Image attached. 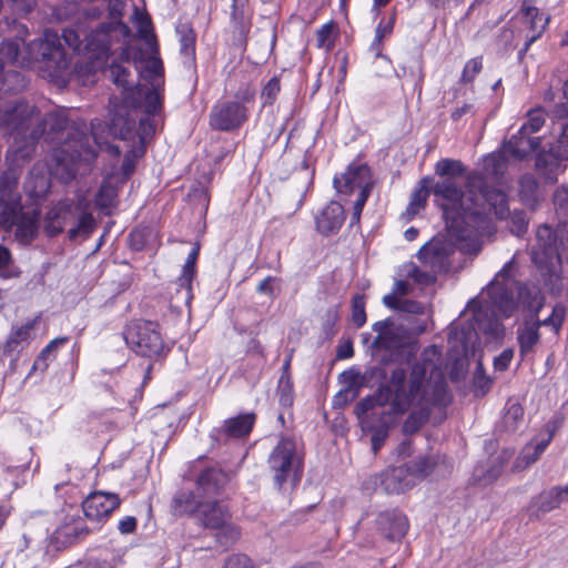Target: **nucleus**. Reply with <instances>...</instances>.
<instances>
[{"label": "nucleus", "instance_id": "nucleus-1", "mask_svg": "<svg viewBox=\"0 0 568 568\" xmlns=\"http://www.w3.org/2000/svg\"><path fill=\"white\" fill-rule=\"evenodd\" d=\"M32 136H41L55 145L50 154L52 172L63 183L73 181L78 163H92L102 148L89 133L87 124L71 121L64 110L48 112Z\"/></svg>", "mask_w": 568, "mask_h": 568}, {"label": "nucleus", "instance_id": "nucleus-50", "mask_svg": "<svg viewBox=\"0 0 568 568\" xmlns=\"http://www.w3.org/2000/svg\"><path fill=\"white\" fill-rule=\"evenodd\" d=\"M95 226L97 224L93 215L89 212H83L80 214L77 225L69 230V239L71 241H75L80 236L84 240L89 239L95 230Z\"/></svg>", "mask_w": 568, "mask_h": 568}, {"label": "nucleus", "instance_id": "nucleus-48", "mask_svg": "<svg viewBox=\"0 0 568 568\" xmlns=\"http://www.w3.org/2000/svg\"><path fill=\"white\" fill-rule=\"evenodd\" d=\"M505 462L501 458H496L486 468L476 467L474 470V478L480 485H488L495 481L504 470Z\"/></svg>", "mask_w": 568, "mask_h": 568}, {"label": "nucleus", "instance_id": "nucleus-4", "mask_svg": "<svg viewBox=\"0 0 568 568\" xmlns=\"http://www.w3.org/2000/svg\"><path fill=\"white\" fill-rule=\"evenodd\" d=\"M466 172L467 168L460 160L440 159L434 166V173L438 180L433 179L430 187L436 202L443 210L447 231L457 240L466 237L463 224L473 226L468 213L480 209L469 200L468 186H466L465 192L459 181ZM473 175L480 176L484 180L480 173H471L467 176L466 185H468V180Z\"/></svg>", "mask_w": 568, "mask_h": 568}, {"label": "nucleus", "instance_id": "nucleus-12", "mask_svg": "<svg viewBox=\"0 0 568 568\" xmlns=\"http://www.w3.org/2000/svg\"><path fill=\"white\" fill-rule=\"evenodd\" d=\"M250 118V108L231 100H220L211 109L209 125L214 131L234 132L240 130Z\"/></svg>", "mask_w": 568, "mask_h": 568}, {"label": "nucleus", "instance_id": "nucleus-41", "mask_svg": "<svg viewBox=\"0 0 568 568\" xmlns=\"http://www.w3.org/2000/svg\"><path fill=\"white\" fill-rule=\"evenodd\" d=\"M505 152L490 153L483 159V173L493 179H500L507 170Z\"/></svg>", "mask_w": 568, "mask_h": 568}, {"label": "nucleus", "instance_id": "nucleus-64", "mask_svg": "<svg viewBox=\"0 0 568 568\" xmlns=\"http://www.w3.org/2000/svg\"><path fill=\"white\" fill-rule=\"evenodd\" d=\"M544 124H545L544 111L541 109L531 110L528 113L527 122H525L520 126L521 133L534 134V133L538 132L542 128Z\"/></svg>", "mask_w": 568, "mask_h": 568}, {"label": "nucleus", "instance_id": "nucleus-20", "mask_svg": "<svg viewBox=\"0 0 568 568\" xmlns=\"http://www.w3.org/2000/svg\"><path fill=\"white\" fill-rule=\"evenodd\" d=\"M562 95L565 102L555 104L549 113L552 120L565 121L557 143L551 151L556 159L568 160V78L562 84Z\"/></svg>", "mask_w": 568, "mask_h": 568}, {"label": "nucleus", "instance_id": "nucleus-16", "mask_svg": "<svg viewBox=\"0 0 568 568\" xmlns=\"http://www.w3.org/2000/svg\"><path fill=\"white\" fill-rule=\"evenodd\" d=\"M373 485L375 489H381L386 494H402L410 489L415 485V480L412 478L409 471L405 466L387 468L378 475L371 477L365 483Z\"/></svg>", "mask_w": 568, "mask_h": 568}, {"label": "nucleus", "instance_id": "nucleus-56", "mask_svg": "<svg viewBox=\"0 0 568 568\" xmlns=\"http://www.w3.org/2000/svg\"><path fill=\"white\" fill-rule=\"evenodd\" d=\"M91 532V529L83 523H75L67 525L58 530V538L64 537L65 542L74 544L85 538Z\"/></svg>", "mask_w": 568, "mask_h": 568}, {"label": "nucleus", "instance_id": "nucleus-45", "mask_svg": "<svg viewBox=\"0 0 568 568\" xmlns=\"http://www.w3.org/2000/svg\"><path fill=\"white\" fill-rule=\"evenodd\" d=\"M339 308L341 304H332L322 315L321 335L323 338L331 339L337 334L336 324L339 321Z\"/></svg>", "mask_w": 568, "mask_h": 568}, {"label": "nucleus", "instance_id": "nucleus-44", "mask_svg": "<svg viewBox=\"0 0 568 568\" xmlns=\"http://www.w3.org/2000/svg\"><path fill=\"white\" fill-rule=\"evenodd\" d=\"M116 196L118 194L113 186L103 184L94 196V205L104 215L110 216L112 209L118 204Z\"/></svg>", "mask_w": 568, "mask_h": 568}, {"label": "nucleus", "instance_id": "nucleus-33", "mask_svg": "<svg viewBox=\"0 0 568 568\" xmlns=\"http://www.w3.org/2000/svg\"><path fill=\"white\" fill-rule=\"evenodd\" d=\"M29 84L28 77L19 70L7 69L0 72V93L19 94L23 92Z\"/></svg>", "mask_w": 568, "mask_h": 568}, {"label": "nucleus", "instance_id": "nucleus-49", "mask_svg": "<svg viewBox=\"0 0 568 568\" xmlns=\"http://www.w3.org/2000/svg\"><path fill=\"white\" fill-rule=\"evenodd\" d=\"M146 134L139 133V145L132 146L125 154L121 164V171L124 176L129 178L135 170L136 161L145 153L144 138Z\"/></svg>", "mask_w": 568, "mask_h": 568}, {"label": "nucleus", "instance_id": "nucleus-9", "mask_svg": "<svg viewBox=\"0 0 568 568\" xmlns=\"http://www.w3.org/2000/svg\"><path fill=\"white\" fill-rule=\"evenodd\" d=\"M274 485L282 489L284 484L298 485L303 476L304 454L292 437H282L267 459Z\"/></svg>", "mask_w": 568, "mask_h": 568}, {"label": "nucleus", "instance_id": "nucleus-40", "mask_svg": "<svg viewBox=\"0 0 568 568\" xmlns=\"http://www.w3.org/2000/svg\"><path fill=\"white\" fill-rule=\"evenodd\" d=\"M396 75L405 79L406 82L412 83L414 89H417L420 93L425 78L423 57L419 55L410 65H402L399 71H396Z\"/></svg>", "mask_w": 568, "mask_h": 568}, {"label": "nucleus", "instance_id": "nucleus-14", "mask_svg": "<svg viewBox=\"0 0 568 568\" xmlns=\"http://www.w3.org/2000/svg\"><path fill=\"white\" fill-rule=\"evenodd\" d=\"M255 422V413H244L225 419L221 427H215L211 430V446L220 447L226 445L232 439H241L248 436Z\"/></svg>", "mask_w": 568, "mask_h": 568}, {"label": "nucleus", "instance_id": "nucleus-63", "mask_svg": "<svg viewBox=\"0 0 568 568\" xmlns=\"http://www.w3.org/2000/svg\"><path fill=\"white\" fill-rule=\"evenodd\" d=\"M256 97V89L251 83H242L233 94L232 102H236L240 105L248 106L253 104Z\"/></svg>", "mask_w": 568, "mask_h": 568}, {"label": "nucleus", "instance_id": "nucleus-6", "mask_svg": "<svg viewBox=\"0 0 568 568\" xmlns=\"http://www.w3.org/2000/svg\"><path fill=\"white\" fill-rule=\"evenodd\" d=\"M132 37L131 29L121 20L102 22L99 27L85 36V53L88 58L81 64L77 65L79 77L89 78L106 67V62L112 54L113 43L120 44L119 63L134 60L138 51L129 45Z\"/></svg>", "mask_w": 568, "mask_h": 568}, {"label": "nucleus", "instance_id": "nucleus-61", "mask_svg": "<svg viewBox=\"0 0 568 568\" xmlns=\"http://www.w3.org/2000/svg\"><path fill=\"white\" fill-rule=\"evenodd\" d=\"M399 312L405 314L400 316L402 322L408 324L409 321L418 320L415 315L425 314V306L415 300H403Z\"/></svg>", "mask_w": 568, "mask_h": 568}, {"label": "nucleus", "instance_id": "nucleus-21", "mask_svg": "<svg viewBox=\"0 0 568 568\" xmlns=\"http://www.w3.org/2000/svg\"><path fill=\"white\" fill-rule=\"evenodd\" d=\"M520 13L523 16L520 19L521 26L518 27V30L521 32V39L534 43L545 32L548 18H545L534 6L523 4Z\"/></svg>", "mask_w": 568, "mask_h": 568}, {"label": "nucleus", "instance_id": "nucleus-53", "mask_svg": "<svg viewBox=\"0 0 568 568\" xmlns=\"http://www.w3.org/2000/svg\"><path fill=\"white\" fill-rule=\"evenodd\" d=\"M566 312H567L566 306L562 305L561 303H558L554 306L551 314L547 318H545V320L535 318V320H531V322L534 324H536V326L539 329L541 326H549L554 329V332L556 334H558L562 327L564 322H565Z\"/></svg>", "mask_w": 568, "mask_h": 568}, {"label": "nucleus", "instance_id": "nucleus-28", "mask_svg": "<svg viewBox=\"0 0 568 568\" xmlns=\"http://www.w3.org/2000/svg\"><path fill=\"white\" fill-rule=\"evenodd\" d=\"M23 189L31 200H43L51 189V180L43 169L33 166L28 173Z\"/></svg>", "mask_w": 568, "mask_h": 568}, {"label": "nucleus", "instance_id": "nucleus-62", "mask_svg": "<svg viewBox=\"0 0 568 568\" xmlns=\"http://www.w3.org/2000/svg\"><path fill=\"white\" fill-rule=\"evenodd\" d=\"M524 409L520 404L513 403L507 407V410L503 417V424L507 430H516L518 422L523 419Z\"/></svg>", "mask_w": 568, "mask_h": 568}, {"label": "nucleus", "instance_id": "nucleus-47", "mask_svg": "<svg viewBox=\"0 0 568 568\" xmlns=\"http://www.w3.org/2000/svg\"><path fill=\"white\" fill-rule=\"evenodd\" d=\"M33 328V323L29 322L20 327L12 328L9 337L3 346V354L11 355L17 352L21 343L27 342L30 337V332Z\"/></svg>", "mask_w": 568, "mask_h": 568}, {"label": "nucleus", "instance_id": "nucleus-17", "mask_svg": "<svg viewBox=\"0 0 568 568\" xmlns=\"http://www.w3.org/2000/svg\"><path fill=\"white\" fill-rule=\"evenodd\" d=\"M372 174L371 169L365 163H351L347 170L341 175H335L333 179V186L337 193L344 195H351L355 190L372 191L371 183Z\"/></svg>", "mask_w": 568, "mask_h": 568}, {"label": "nucleus", "instance_id": "nucleus-35", "mask_svg": "<svg viewBox=\"0 0 568 568\" xmlns=\"http://www.w3.org/2000/svg\"><path fill=\"white\" fill-rule=\"evenodd\" d=\"M517 342L521 357L534 352L535 346L540 342L539 328L531 320H524L523 325L518 327Z\"/></svg>", "mask_w": 568, "mask_h": 568}, {"label": "nucleus", "instance_id": "nucleus-31", "mask_svg": "<svg viewBox=\"0 0 568 568\" xmlns=\"http://www.w3.org/2000/svg\"><path fill=\"white\" fill-rule=\"evenodd\" d=\"M395 22L396 12L394 11L388 19H381L376 26L375 36L369 45V52L373 53L376 59H384L389 61V58L383 53V42L393 34Z\"/></svg>", "mask_w": 568, "mask_h": 568}, {"label": "nucleus", "instance_id": "nucleus-43", "mask_svg": "<svg viewBox=\"0 0 568 568\" xmlns=\"http://www.w3.org/2000/svg\"><path fill=\"white\" fill-rule=\"evenodd\" d=\"M474 318L477 323L478 329L485 335L498 336L503 331V324L494 313L479 310L474 314Z\"/></svg>", "mask_w": 568, "mask_h": 568}, {"label": "nucleus", "instance_id": "nucleus-60", "mask_svg": "<svg viewBox=\"0 0 568 568\" xmlns=\"http://www.w3.org/2000/svg\"><path fill=\"white\" fill-rule=\"evenodd\" d=\"M281 91V81L278 75H274L271 78L267 83L263 87L261 92L262 105L270 106L273 105L277 99V95Z\"/></svg>", "mask_w": 568, "mask_h": 568}, {"label": "nucleus", "instance_id": "nucleus-38", "mask_svg": "<svg viewBox=\"0 0 568 568\" xmlns=\"http://www.w3.org/2000/svg\"><path fill=\"white\" fill-rule=\"evenodd\" d=\"M203 503L196 499L191 490H179L172 499V508L176 515L190 514L196 517V511Z\"/></svg>", "mask_w": 568, "mask_h": 568}, {"label": "nucleus", "instance_id": "nucleus-23", "mask_svg": "<svg viewBox=\"0 0 568 568\" xmlns=\"http://www.w3.org/2000/svg\"><path fill=\"white\" fill-rule=\"evenodd\" d=\"M199 255L200 243H194L182 267L181 274L175 282V285L178 286L176 295H180L181 300H183L187 306H190L193 298L192 283L196 275V262Z\"/></svg>", "mask_w": 568, "mask_h": 568}, {"label": "nucleus", "instance_id": "nucleus-46", "mask_svg": "<svg viewBox=\"0 0 568 568\" xmlns=\"http://www.w3.org/2000/svg\"><path fill=\"white\" fill-rule=\"evenodd\" d=\"M103 71H106V69ZM108 72L112 82L116 87L122 88L123 91H130L134 87V81L132 80V73L130 69L124 67L122 63L113 61L110 64Z\"/></svg>", "mask_w": 568, "mask_h": 568}, {"label": "nucleus", "instance_id": "nucleus-22", "mask_svg": "<svg viewBox=\"0 0 568 568\" xmlns=\"http://www.w3.org/2000/svg\"><path fill=\"white\" fill-rule=\"evenodd\" d=\"M175 32L180 43L183 67L196 74V32L190 22H179Z\"/></svg>", "mask_w": 568, "mask_h": 568}, {"label": "nucleus", "instance_id": "nucleus-2", "mask_svg": "<svg viewBox=\"0 0 568 568\" xmlns=\"http://www.w3.org/2000/svg\"><path fill=\"white\" fill-rule=\"evenodd\" d=\"M392 362L389 356L381 358L379 366L371 367L366 373L372 379L379 381V385L373 395L361 399L354 412L362 424H368L364 416L376 406L389 405V410L383 413V418L392 415L406 414L416 399H426L423 390L424 375L427 374V366L424 362H414L407 367L397 365L386 367Z\"/></svg>", "mask_w": 568, "mask_h": 568}, {"label": "nucleus", "instance_id": "nucleus-52", "mask_svg": "<svg viewBox=\"0 0 568 568\" xmlns=\"http://www.w3.org/2000/svg\"><path fill=\"white\" fill-rule=\"evenodd\" d=\"M363 429L372 434V450L376 455L388 438L389 423L383 419L377 426L365 424L363 425Z\"/></svg>", "mask_w": 568, "mask_h": 568}, {"label": "nucleus", "instance_id": "nucleus-29", "mask_svg": "<svg viewBox=\"0 0 568 568\" xmlns=\"http://www.w3.org/2000/svg\"><path fill=\"white\" fill-rule=\"evenodd\" d=\"M489 296L495 307L506 317L513 316L517 308L514 293L506 284L493 280L489 284Z\"/></svg>", "mask_w": 568, "mask_h": 568}, {"label": "nucleus", "instance_id": "nucleus-55", "mask_svg": "<svg viewBox=\"0 0 568 568\" xmlns=\"http://www.w3.org/2000/svg\"><path fill=\"white\" fill-rule=\"evenodd\" d=\"M519 196L526 204L537 202L538 182L532 174H524L519 179Z\"/></svg>", "mask_w": 568, "mask_h": 568}, {"label": "nucleus", "instance_id": "nucleus-8", "mask_svg": "<svg viewBox=\"0 0 568 568\" xmlns=\"http://www.w3.org/2000/svg\"><path fill=\"white\" fill-rule=\"evenodd\" d=\"M123 338L128 347L138 356L162 362L171 352V345L165 343L158 322L149 320H133L123 331Z\"/></svg>", "mask_w": 568, "mask_h": 568}, {"label": "nucleus", "instance_id": "nucleus-25", "mask_svg": "<svg viewBox=\"0 0 568 568\" xmlns=\"http://www.w3.org/2000/svg\"><path fill=\"white\" fill-rule=\"evenodd\" d=\"M541 139L531 136L529 133L517 131L508 141L503 144L504 152L515 160L523 161L540 148Z\"/></svg>", "mask_w": 568, "mask_h": 568}, {"label": "nucleus", "instance_id": "nucleus-3", "mask_svg": "<svg viewBox=\"0 0 568 568\" xmlns=\"http://www.w3.org/2000/svg\"><path fill=\"white\" fill-rule=\"evenodd\" d=\"M1 67L37 68L43 79L65 85L70 74V57L61 47L58 33L45 30L43 38L24 42L20 38L0 42Z\"/></svg>", "mask_w": 568, "mask_h": 568}, {"label": "nucleus", "instance_id": "nucleus-27", "mask_svg": "<svg viewBox=\"0 0 568 568\" xmlns=\"http://www.w3.org/2000/svg\"><path fill=\"white\" fill-rule=\"evenodd\" d=\"M195 518L204 528L215 530L229 521L231 515L225 506L215 500L202 504Z\"/></svg>", "mask_w": 568, "mask_h": 568}, {"label": "nucleus", "instance_id": "nucleus-11", "mask_svg": "<svg viewBox=\"0 0 568 568\" xmlns=\"http://www.w3.org/2000/svg\"><path fill=\"white\" fill-rule=\"evenodd\" d=\"M423 390L426 399H416L412 406H417L412 410L403 423L402 432L404 435L410 436L416 434L432 415V407L446 406L449 403L447 386L445 383H435L433 387L424 375Z\"/></svg>", "mask_w": 568, "mask_h": 568}, {"label": "nucleus", "instance_id": "nucleus-30", "mask_svg": "<svg viewBox=\"0 0 568 568\" xmlns=\"http://www.w3.org/2000/svg\"><path fill=\"white\" fill-rule=\"evenodd\" d=\"M453 253V247L444 240L433 239L424 244L417 252L416 256L422 263L444 264Z\"/></svg>", "mask_w": 568, "mask_h": 568}, {"label": "nucleus", "instance_id": "nucleus-10", "mask_svg": "<svg viewBox=\"0 0 568 568\" xmlns=\"http://www.w3.org/2000/svg\"><path fill=\"white\" fill-rule=\"evenodd\" d=\"M374 519L372 528L374 535H366L361 545L365 548H376L378 540L390 542L400 541L409 529L407 516L398 508H390L372 514Z\"/></svg>", "mask_w": 568, "mask_h": 568}, {"label": "nucleus", "instance_id": "nucleus-37", "mask_svg": "<svg viewBox=\"0 0 568 568\" xmlns=\"http://www.w3.org/2000/svg\"><path fill=\"white\" fill-rule=\"evenodd\" d=\"M561 504L557 489L552 486L535 496L531 500L530 508L534 515L538 517L540 514H547L558 508Z\"/></svg>", "mask_w": 568, "mask_h": 568}, {"label": "nucleus", "instance_id": "nucleus-57", "mask_svg": "<svg viewBox=\"0 0 568 568\" xmlns=\"http://www.w3.org/2000/svg\"><path fill=\"white\" fill-rule=\"evenodd\" d=\"M516 290L518 294V301L524 307L529 306L531 303L536 302L544 295L541 290L534 284L516 282Z\"/></svg>", "mask_w": 568, "mask_h": 568}, {"label": "nucleus", "instance_id": "nucleus-54", "mask_svg": "<svg viewBox=\"0 0 568 568\" xmlns=\"http://www.w3.org/2000/svg\"><path fill=\"white\" fill-rule=\"evenodd\" d=\"M215 530V540L224 549L232 547L241 537L240 528L229 521Z\"/></svg>", "mask_w": 568, "mask_h": 568}, {"label": "nucleus", "instance_id": "nucleus-5", "mask_svg": "<svg viewBox=\"0 0 568 568\" xmlns=\"http://www.w3.org/2000/svg\"><path fill=\"white\" fill-rule=\"evenodd\" d=\"M469 200L480 209L468 213V219L473 221V227L485 230L489 226V214H494L497 220L509 219V230L511 234L521 236L527 232L528 219L524 210H509L508 195L500 189L489 185L480 176L473 175L468 180Z\"/></svg>", "mask_w": 568, "mask_h": 568}, {"label": "nucleus", "instance_id": "nucleus-32", "mask_svg": "<svg viewBox=\"0 0 568 568\" xmlns=\"http://www.w3.org/2000/svg\"><path fill=\"white\" fill-rule=\"evenodd\" d=\"M433 176H424L419 180L418 186L412 192L409 203L406 207L405 215L407 220H412L419 210L424 209L427 203V197L432 191Z\"/></svg>", "mask_w": 568, "mask_h": 568}, {"label": "nucleus", "instance_id": "nucleus-36", "mask_svg": "<svg viewBox=\"0 0 568 568\" xmlns=\"http://www.w3.org/2000/svg\"><path fill=\"white\" fill-rule=\"evenodd\" d=\"M109 129L114 136L121 140H130L135 135L136 120L128 112H115L110 120Z\"/></svg>", "mask_w": 568, "mask_h": 568}, {"label": "nucleus", "instance_id": "nucleus-13", "mask_svg": "<svg viewBox=\"0 0 568 568\" xmlns=\"http://www.w3.org/2000/svg\"><path fill=\"white\" fill-rule=\"evenodd\" d=\"M427 329L425 320L409 321L408 324L400 322L394 323V327L387 334L386 338L376 336L372 343V347L377 351H399L409 347L413 338L422 335Z\"/></svg>", "mask_w": 568, "mask_h": 568}, {"label": "nucleus", "instance_id": "nucleus-24", "mask_svg": "<svg viewBox=\"0 0 568 568\" xmlns=\"http://www.w3.org/2000/svg\"><path fill=\"white\" fill-rule=\"evenodd\" d=\"M28 105L21 103H7L0 106V128L10 133H22L29 126Z\"/></svg>", "mask_w": 568, "mask_h": 568}, {"label": "nucleus", "instance_id": "nucleus-39", "mask_svg": "<svg viewBox=\"0 0 568 568\" xmlns=\"http://www.w3.org/2000/svg\"><path fill=\"white\" fill-rule=\"evenodd\" d=\"M70 215L68 206H58L51 210L45 217L44 231L49 237H54L63 232L67 219Z\"/></svg>", "mask_w": 568, "mask_h": 568}, {"label": "nucleus", "instance_id": "nucleus-7", "mask_svg": "<svg viewBox=\"0 0 568 568\" xmlns=\"http://www.w3.org/2000/svg\"><path fill=\"white\" fill-rule=\"evenodd\" d=\"M19 175L9 169L0 175V226L14 227V236L22 245H29L39 234L40 212L24 211L18 190Z\"/></svg>", "mask_w": 568, "mask_h": 568}, {"label": "nucleus", "instance_id": "nucleus-19", "mask_svg": "<svg viewBox=\"0 0 568 568\" xmlns=\"http://www.w3.org/2000/svg\"><path fill=\"white\" fill-rule=\"evenodd\" d=\"M345 219L343 205L337 201H331L315 215V230L325 237L337 234Z\"/></svg>", "mask_w": 568, "mask_h": 568}, {"label": "nucleus", "instance_id": "nucleus-26", "mask_svg": "<svg viewBox=\"0 0 568 568\" xmlns=\"http://www.w3.org/2000/svg\"><path fill=\"white\" fill-rule=\"evenodd\" d=\"M58 37L60 39L61 47L70 57V74L68 77L69 82L73 71L79 75L77 65L83 63L88 58L84 49L85 44L82 45L79 32L72 28L63 29L62 36L60 37L58 34Z\"/></svg>", "mask_w": 568, "mask_h": 568}, {"label": "nucleus", "instance_id": "nucleus-58", "mask_svg": "<svg viewBox=\"0 0 568 568\" xmlns=\"http://www.w3.org/2000/svg\"><path fill=\"white\" fill-rule=\"evenodd\" d=\"M278 403L282 407L288 408L294 403V386L292 376H281L277 385Z\"/></svg>", "mask_w": 568, "mask_h": 568}, {"label": "nucleus", "instance_id": "nucleus-42", "mask_svg": "<svg viewBox=\"0 0 568 568\" xmlns=\"http://www.w3.org/2000/svg\"><path fill=\"white\" fill-rule=\"evenodd\" d=\"M437 466V459L435 456H420L406 464L405 467L409 471L412 478L415 480L424 479L429 476Z\"/></svg>", "mask_w": 568, "mask_h": 568}, {"label": "nucleus", "instance_id": "nucleus-34", "mask_svg": "<svg viewBox=\"0 0 568 568\" xmlns=\"http://www.w3.org/2000/svg\"><path fill=\"white\" fill-rule=\"evenodd\" d=\"M162 110V100L155 90H149L144 98V112L145 116L139 121V130L143 134H152L154 132L153 121L150 119L159 114Z\"/></svg>", "mask_w": 568, "mask_h": 568}, {"label": "nucleus", "instance_id": "nucleus-18", "mask_svg": "<svg viewBox=\"0 0 568 568\" xmlns=\"http://www.w3.org/2000/svg\"><path fill=\"white\" fill-rule=\"evenodd\" d=\"M121 505V498L114 493L93 491L82 503L87 519L98 524L109 519Z\"/></svg>", "mask_w": 568, "mask_h": 568}, {"label": "nucleus", "instance_id": "nucleus-59", "mask_svg": "<svg viewBox=\"0 0 568 568\" xmlns=\"http://www.w3.org/2000/svg\"><path fill=\"white\" fill-rule=\"evenodd\" d=\"M336 30H337V24L333 20L323 24L316 31L317 48H326L327 50H331L335 44L334 33L336 32Z\"/></svg>", "mask_w": 568, "mask_h": 568}, {"label": "nucleus", "instance_id": "nucleus-15", "mask_svg": "<svg viewBox=\"0 0 568 568\" xmlns=\"http://www.w3.org/2000/svg\"><path fill=\"white\" fill-rule=\"evenodd\" d=\"M232 473L220 465H205L195 475L196 490L202 497L221 495L231 480Z\"/></svg>", "mask_w": 568, "mask_h": 568}, {"label": "nucleus", "instance_id": "nucleus-51", "mask_svg": "<svg viewBox=\"0 0 568 568\" xmlns=\"http://www.w3.org/2000/svg\"><path fill=\"white\" fill-rule=\"evenodd\" d=\"M520 40H523L521 32L510 23L501 27L496 38L497 44L506 52L516 49Z\"/></svg>", "mask_w": 568, "mask_h": 568}]
</instances>
